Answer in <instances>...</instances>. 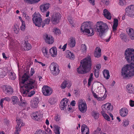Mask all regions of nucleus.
<instances>
[{"label": "nucleus", "mask_w": 134, "mask_h": 134, "mask_svg": "<svg viewBox=\"0 0 134 134\" xmlns=\"http://www.w3.org/2000/svg\"><path fill=\"white\" fill-rule=\"evenodd\" d=\"M99 72L98 70H96V69H95L94 71V75L96 78H98L99 77Z\"/></svg>", "instance_id": "51"}, {"label": "nucleus", "mask_w": 134, "mask_h": 134, "mask_svg": "<svg viewBox=\"0 0 134 134\" xmlns=\"http://www.w3.org/2000/svg\"><path fill=\"white\" fill-rule=\"evenodd\" d=\"M23 16L25 18V19L28 20L29 19V17L28 15L26 14L25 12H23Z\"/></svg>", "instance_id": "55"}, {"label": "nucleus", "mask_w": 134, "mask_h": 134, "mask_svg": "<svg viewBox=\"0 0 134 134\" xmlns=\"http://www.w3.org/2000/svg\"><path fill=\"white\" fill-rule=\"evenodd\" d=\"M88 2L92 5L94 4L95 0H87Z\"/></svg>", "instance_id": "61"}, {"label": "nucleus", "mask_w": 134, "mask_h": 134, "mask_svg": "<svg viewBox=\"0 0 134 134\" xmlns=\"http://www.w3.org/2000/svg\"><path fill=\"white\" fill-rule=\"evenodd\" d=\"M31 117L35 121H40L42 120V116L40 112L37 111L32 113Z\"/></svg>", "instance_id": "12"}, {"label": "nucleus", "mask_w": 134, "mask_h": 134, "mask_svg": "<svg viewBox=\"0 0 134 134\" xmlns=\"http://www.w3.org/2000/svg\"><path fill=\"white\" fill-rule=\"evenodd\" d=\"M101 113L104 118L108 121L110 120V118L105 113H110L113 110V106L110 103H108L101 107Z\"/></svg>", "instance_id": "5"}, {"label": "nucleus", "mask_w": 134, "mask_h": 134, "mask_svg": "<svg viewBox=\"0 0 134 134\" xmlns=\"http://www.w3.org/2000/svg\"><path fill=\"white\" fill-rule=\"evenodd\" d=\"M87 47L85 44H82L81 46L80 50L83 53H85L87 51Z\"/></svg>", "instance_id": "41"}, {"label": "nucleus", "mask_w": 134, "mask_h": 134, "mask_svg": "<svg viewBox=\"0 0 134 134\" xmlns=\"http://www.w3.org/2000/svg\"><path fill=\"white\" fill-rule=\"evenodd\" d=\"M35 134H44L43 131L42 130H40L37 131L36 132Z\"/></svg>", "instance_id": "57"}, {"label": "nucleus", "mask_w": 134, "mask_h": 134, "mask_svg": "<svg viewBox=\"0 0 134 134\" xmlns=\"http://www.w3.org/2000/svg\"><path fill=\"white\" fill-rule=\"evenodd\" d=\"M13 31L15 33L18 34L19 32V29L17 26H14L13 28Z\"/></svg>", "instance_id": "44"}, {"label": "nucleus", "mask_w": 134, "mask_h": 134, "mask_svg": "<svg viewBox=\"0 0 134 134\" xmlns=\"http://www.w3.org/2000/svg\"><path fill=\"white\" fill-rule=\"evenodd\" d=\"M49 69L51 73L54 75H57L59 73L58 65L55 63H52L49 66Z\"/></svg>", "instance_id": "8"}, {"label": "nucleus", "mask_w": 134, "mask_h": 134, "mask_svg": "<svg viewBox=\"0 0 134 134\" xmlns=\"http://www.w3.org/2000/svg\"><path fill=\"white\" fill-rule=\"evenodd\" d=\"M125 11L128 16L132 17H134V5L129 6L126 8Z\"/></svg>", "instance_id": "10"}, {"label": "nucleus", "mask_w": 134, "mask_h": 134, "mask_svg": "<svg viewBox=\"0 0 134 134\" xmlns=\"http://www.w3.org/2000/svg\"><path fill=\"white\" fill-rule=\"evenodd\" d=\"M123 126L124 127H126L129 125V122L127 119H124L123 120Z\"/></svg>", "instance_id": "45"}, {"label": "nucleus", "mask_w": 134, "mask_h": 134, "mask_svg": "<svg viewBox=\"0 0 134 134\" xmlns=\"http://www.w3.org/2000/svg\"><path fill=\"white\" fill-rule=\"evenodd\" d=\"M50 20L49 19L47 18L42 22V27L43 28L45 24H48L49 23Z\"/></svg>", "instance_id": "42"}, {"label": "nucleus", "mask_w": 134, "mask_h": 134, "mask_svg": "<svg viewBox=\"0 0 134 134\" xmlns=\"http://www.w3.org/2000/svg\"><path fill=\"white\" fill-rule=\"evenodd\" d=\"M67 43L65 44L63 46L62 48V49H63V51H64L65 50L67 46Z\"/></svg>", "instance_id": "60"}, {"label": "nucleus", "mask_w": 134, "mask_h": 134, "mask_svg": "<svg viewBox=\"0 0 134 134\" xmlns=\"http://www.w3.org/2000/svg\"><path fill=\"white\" fill-rule=\"evenodd\" d=\"M3 90L5 93L7 94H12L13 92L12 87L9 86H4Z\"/></svg>", "instance_id": "16"}, {"label": "nucleus", "mask_w": 134, "mask_h": 134, "mask_svg": "<svg viewBox=\"0 0 134 134\" xmlns=\"http://www.w3.org/2000/svg\"><path fill=\"white\" fill-rule=\"evenodd\" d=\"M65 56L66 58L72 60L74 59L75 57L74 54L69 51L66 52Z\"/></svg>", "instance_id": "25"}, {"label": "nucleus", "mask_w": 134, "mask_h": 134, "mask_svg": "<svg viewBox=\"0 0 134 134\" xmlns=\"http://www.w3.org/2000/svg\"><path fill=\"white\" fill-rule=\"evenodd\" d=\"M67 81H64L63 82L61 85V87L62 89H64L66 87Z\"/></svg>", "instance_id": "48"}, {"label": "nucleus", "mask_w": 134, "mask_h": 134, "mask_svg": "<svg viewBox=\"0 0 134 134\" xmlns=\"http://www.w3.org/2000/svg\"><path fill=\"white\" fill-rule=\"evenodd\" d=\"M60 18L59 13H55L52 16L51 21L53 24L56 25L59 22Z\"/></svg>", "instance_id": "13"}, {"label": "nucleus", "mask_w": 134, "mask_h": 134, "mask_svg": "<svg viewBox=\"0 0 134 134\" xmlns=\"http://www.w3.org/2000/svg\"><path fill=\"white\" fill-rule=\"evenodd\" d=\"M103 13L105 17L109 20L111 19V14L107 10L105 9H104L103 10Z\"/></svg>", "instance_id": "29"}, {"label": "nucleus", "mask_w": 134, "mask_h": 134, "mask_svg": "<svg viewBox=\"0 0 134 134\" xmlns=\"http://www.w3.org/2000/svg\"><path fill=\"white\" fill-rule=\"evenodd\" d=\"M120 36L121 39L125 42H127L129 41V38L125 34H121Z\"/></svg>", "instance_id": "34"}, {"label": "nucleus", "mask_w": 134, "mask_h": 134, "mask_svg": "<svg viewBox=\"0 0 134 134\" xmlns=\"http://www.w3.org/2000/svg\"><path fill=\"white\" fill-rule=\"evenodd\" d=\"M91 114L92 116L96 119H98V118L99 113L96 111H93L91 113Z\"/></svg>", "instance_id": "40"}, {"label": "nucleus", "mask_w": 134, "mask_h": 134, "mask_svg": "<svg viewBox=\"0 0 134 134\" xmlns=\"http://www.w3.org/2000/svg\"><path fill=\"white\" fill-rule=\"evenodd\" d=\"M101 49L99 47H97L94 53V56L97 58L100 57L101 55Z\"/></svg>", "instance_id": "27"}, {"label": "nucleus", "mask_w": 134, "mask_h": 134, "mask_svg": "<svg viewBox=\"0 0 134 134\" xmlns=\"http://www.w3.org/2000/svg\"><path fill=\"white\" fill-rule=\"evenodd\" d=\"M12 103L14 105L16 104H18L19 101V100L18 98L15 96H12L11 97Z\"/></svg>", "instance_id": "33"}, {"label": "nucleus", "mask_w": 134, "mask_h": 134, "mask_svg": "<svg viewBox=\"0 0 134 134\" xmlns=\"http://www.w3.org/2000/svg\"><path fill=\"white\" fill-rule=\"evenodd\" d=\"M25 23L24 21H23L22 24L20 26L21 30L23 31H24L25 29Z\"/></svg>", "instance_id": "46"}, {"label": "nucleus", "mask_w": 134, "mask_h": 134, "mask_svg": "<svg viewBox=\"0 0 134 134\" xmlns=\"http://www.w3.org/2000/svg\"><path fill=\"white\" fill-rule=\"evenodd\" d=\"M33 21L35 25L39 27H42V20L39 13H35L33 15Z\"/></svg>", "instance_id": "7"}, {"label": "nucleus", "mask_w": 134, "mask_h": 134, "mask_svg": "<svg viewBox=\"0 0 134 134\" xmlns=\"http://www.w3.org/2000/svg\"><path fill=\"white\" fill-rule=\"evenodd\" d=\"M81 30L88 36H92L94 34L93 29L91 27L90 22H84L82 24Z\"/></svg>", "instance_id": "6"}, {"label": "nucleus", "mask_w": 134, "mask_h": 134, "mask_svg": "<svg viewBox=\"0 0 134 134\" xmlns=\"http://www.w3.org/2000/svg\"><path fill=\"white\" fill-rule=\"evenodd\" d=\"M94 98L99 101H102L104 100L106 98L107 95L104 94L102 97L98 96L93 91L92 92Z\"/></svg>", "instance_id": "26"}, {"label": "nucleus", "mask_w": 134, "mask_h": 134, "mask_svg": "<svg viewBox=\"0 0 134 134\" xmlns=\"http://www.w3.org/2000/svg\"><path fill=\"white\" fill-rule=\"evenodd\" d=\"M54 34L56 35L59 34L60 33V31L59 29L55 28L53 31Z\"/></svg>", "instance_id": "50"}, {"label": "nucleus", "mask_w": 134, "mask_h": 134, "mask_svg": "<svg viewBox=\"0 0 134 134\" xmlns=\"http://www.w3.org/2000/svg\"><path fill=\"white\" fill-rule=\"evenodd\" d=\"M39 100L38 98H35L32 99L30 102V105L32 108H36L38 107Z\"/></svg>", "instance_id": "17"}, {"label": "nucleus", "mask_w": 134, "mask_h": 134, "mask_svg": "<svg viewBox=\"0 0 134 134\" xmlns=\"http://www.w3.org/2000/svg\"><path fill=\"white\" fill-rule=\"evenodd\" d=\"M45 42L48 44H51L54 42V39L51 36L46 34L45 36Z\"/></svg>", "instance_id": "22"}, {"label": "nucleus", "mask_w": 134, "mask_h": 134, "mask_svg": "<svg viewBox=\"0 0 134 134\" xmlns=\"http://www.w3.org/2000/svg\"><path fill=\"white\" fill-rule=\"evenodd\" d=\"M96 67L97 69L96 70H98L99 71V69L101 68V65L100 64H98L96 65Z\"/></svg>", "instance_id": "59"}, {"label": "nucleus", "mask_w": 134, "mask_h": 134, "mask_svg": "<svg viewBox=\"0 0 134 134\" xmlns=\"http://www.w3.org/2000/svg\"><path fill=\"white\" fill-rule=\"evenodd\" d=\"M20 102L19 103V105L22 107H26L27 105L26 101L24 99V98H22L21 96H20Z\"/></svg>", "instance_id": "32"}, {"label": "nucleus", "mask_w": 134, "mask_h": 134, "mask_svg": "<svg viewBox=\"0 0 134 134\" xmlns=\"http://www.w3.org/2000/svg\"><path fill=\"white\" fill-rule=\"evenodd\" d=\"M76 102L75 100H73L72 101L71 103V105L72 106H74Z\"/></svg>", "instance_id": "64"}, {"label": "nucleus", "mask_w": 134, "mask_h": 134, "mask_svg": "<svg viewBox=\"0 0 134 134\" xmlns=\"http://www.w3.org/2000/svg\"><path fill=\"white\" fill-rule=\"evenodd\" d=\"M67 43L70 47L72 48L74 47L76 44V41L75 38L72 37L69 38Z\"/></svg>", "instance_id": "23"}, {"label": "nucleus", "mask_w": 134, "mask_h": 134, "mask_svg": "<svg viewBox=\"0 0 134 134\" xmlns=\"http://www.w3.org/2000/svg\"><path fill=\"white\" fill-rule=\"evenodd\" d=\"M124 56L126 60L131 64H127L122 68L121 75L126 79L131 78L134 75V49L132 48L127 49L125 51Z\"/></svg>", "instance_id": "1"}, {"label": "nucleus", "mask_w": 134, "mask_h": 134, "mask_svg": "<svg viewBox=\"0 0 134 134\" xmlns=\"http://www.w3.org/2000/svg\"><path fill=\"white\" fill-rule=\"evenodd\" d=\"M41 0H24L26 3L29 4H33L37 3Z\"/></svg>", "instance_id": "39"}, {"label": "nucleus", "mask_w": 134, "mask_h": 134, "mask_svg": "<svg viewBox=\"0 0 134 134\" xmlns=\"http://www.w3.org/2000/svg\"><path fill=\"white\" fill-rule=\"evenodd\" d=\"M127 90L130 93H133V87L131 84H129L126 86Z\"/></svg>", "instance_id": "31"}, {"label": "nucleus", "mask_w": 134, "mask_h": 134, "mask_svg": "<svg viewBox=\"0 0 134 134\" xmlns=\"http://www.w3.org/2000/svg\"><path fill=\"white\" fill-rule=\"evenodd\" d=\"M6 75L5 72L4 71L1 72L0 73V77L3 78Z\"/></svg>", "instance_id": "52"}, {"label": "nucleus", "mask_w": 134, "mask_h": 134, "mask_svg": "<svg viewBox=\"0 0 134 134\" xmlns=\"http://www.w3.org/2000/svg\"><path fill=\"white\" fill-rule=\"evenodd\" d=\"M81 132L82 134H89V128L86 125L83 124L81 126Z\"/></svg>", "instance_id": "24"}, {"label": "nucleus", "mask_w": 134, "mask_h": 134, "mask_svg": "<svg viewBox=\"0 0 134 134\" xmlns=\"http://www.w3.org/2000/svg\"><path fill=\"white\" fill-rule=\"evenodd\" d=\"M128 113L127 109L125 108H122L120 110V115L122 117L126 116Z\"/></svg>", "instance_id": "28"}, {"label": "nucleus", "mask_w": 134, "mask_h": 134, "mask_svg": "<svg viewBox=\"0 0 134 134\" xmlns=\"http://www.w3.org/2000/svg\"><path fill=\"white\" fill-rule=\"evenodd\" d=\"M129 104L131 107H134V101L130 99L129 101Z\"/></svg>", "instance_id": "54"}, {"label": "nucleus", "mask_w": 134, "mask_h": 134, "mask_svg": "<svg viewBox=\"0 0 134 134\" xmlns=\"http://www.w3.org/2000/svg\"><path fill=\"white\" fill-rule=\"evenodd\" d=\"M35 93V91L34 90H32L29 93V92L26 94V96H27L29 97H31Z\"/></svg>", "instance_id": "47"}, {"label": "nucleus", "mask_w": 134, "mask_h": 134, "mask_svg": "<svg viewBox=\"0 0 134 134\" xmlns=\"http://www.w3.org/2000/svg\"><path fill=\"white\" fill-rule=\"evenodd\" d=\"M19 84L23 90H21V93L24 96H25L29 92V90L37 88V82L35 80L29 78V76L26 73L23 75L21 79L20 80Z\"/></svg>", "instance_id": "2"}, {"label": "nucleus", "mask_w": 134, "mask_h": 134, "mask_svg": "<svg viewBox=\"0 0 134 134\" xmlns=\"http://www.w3.org/2000/svg\"><path fill=\"white\" fill-rule=\"evenodd\" d=\"M68 18V21L71 25V26L73 27L74 26V23L72 18L70 16H69Z\"/></svg>", "instance_id": "49"}, {"label": "nucleus", "mask_w": 134, "mask_h": 134, "mask_svg": "<svg viewBox=\"0 0 134 134\" xmlns=\"http://www.w3.org/2000/svg\"><path fill=\"white\" fill-rule=\"evenodd\" d=\"M43 94L46 96L50 95L52 92V89L47 86H43L42 88Z\"/></svg>", "instance_id": "11"}, {"label": "nucleus", "mask_w": 134, "mask_h": 134, "mask_svg": "<svg viewBox=\"0 0 134 134\" xmlns=\"http://www.w3.org/2000/svg\"><path fill=\"white\" fill-rule=\"evenodd\" d=\"M54 119L56 121H59L60 119V116L58 114H56Z\"/></svg>", "instance_id": "53"}, {"label": "nucleus", "mask_w": 134, "mask_h": 134, "mask_svg": "<svg viewBox=\"0 0 134 134\" xmlns=\"http://www.w3.org/2000/svg\"><path fill=\"white\" fill-rule=\"evenodd\" d=\"M93 80V77H90L88 80V84L89 86H90L92 81Z\"/></svg>", "instance_id": "56"}, {"label": "nucleus", "mask_w": 134, "mask_h": 134, "mask_svg": "<svg viewBox=\"0 0 134 134\" xmlns=\"http://www.w3.org/2000/svg\"><path fill=\"white\" fill-rule=\"evenodd\" d=\"M103 74L104 77L106 79H109L110 76L109 71L105 69L103 71Z\"/></svg>", "instance_id": "38"}, {"label": "nucleus", "mask_w": 134, "mask_h": 134, "mask_svg": "<svg viewBox=\"0 0 134 134\" xmlns=\"http://www.w3.org/2000/svg\"><path fill=\"white\" fill-rule=\"evenodd\" d=\"M9 78L12 80H14L16 78L15 74L14 73L10 72L9 74Z\"/></svg>", "instance_id": "43"}, {"label": "nucleus", "mask_w": 134, "mask_h": 134, "mask_svg": "<svg viewBox=\"0 0 134 134\" xmlns=\"http://www.w3.org/2000/svg\"><path fill=\"white\" fill-rule=\"evenodd\" d=\"M95 29L99 32V36L101 37L107 31L109 27L106 23L102 21H98L96 24Z\"/></svg>", "instance_id": "4"}, {"label": "nucleus", "mask_w": 134, "mask_h": 134, "mask_svg": "<svg viewBox=\"0 0 134 134\" xmlns=\"http://www.w3.org/2000/svg\"><path fill=\"white\" fill-rule=\"evenodd\" d=\"M119 1V5L121 6H123L125 3V1L123 0V1H122L121 0H120V1Z\"/></svg>", "instance_id": "58"}, {"label": "nucleus", "mask_w": 134, "mask_h": 134, "mask_svg": "<svg viewBox=\"0 0 134 134\" xmlns=\"http://www.w3.org/2000/svg\"><path fill=\"white\" fill-rule=\"evenodd\" d=\"M17 125L16 126V131L14 134H19V132L21 131L20 128L22 126L24 125V124L22 122V121L20 119L16 120Z\"/></svg>", "instance_id": "14"}, {"label": "nucleus", "mask_w": 134, "mask_h": 134, "mask_svg": "<svg viewBox=\"0 0 134 134\" xmlns=\"http://www.w3.org/2000/svg\"><path fill=\"white\" fill-rule=\"evenodd\" d=\"M35 72V71L34 69L31 68L30 71V74L31 76H32Z\"/></svg>", "instance_id": "63"}, {"label": "nucleus", "mask_w": 134, "mask_h": 134, "mask_svg": "<svg viewBox=\"0 0 134 134\" xmlns=\"http://www.w3.org/2000/svg\"><path fill=\"white\" fill-rule=\"evenodd\" d=\"M10 98L8 97H6L4 98L1 99L0 102V105L2 108L3 107V103L5 101L9 102L10 101Z\"/></svg>", "instance_id": "37"}, {"label": "nucleus", "mask_w": 134, "mask_h": 134, "mask_svg": "<svg viewBox=\"0 0 134 134\" xmlns=\"http://www.w3.org/2000/svg\"><path fill=\"white\" fill-rule=\"evenodd\" d=\"M21 49L24 51H28L31 49L32 47L30 44L29 43L25 42L24 43L20 46Z\"/></svg>", "instance_id": "20"}, {"label": "nucleus", "mask_w": 134, "mask_h": 134, "mask_svg": "<svg viewBox=\"0 0 134 134\" xmlns=\"http://www.w3.org/2000/svg\"><path fill=\"white\" fill-rule=\"evenodd\" d=\"M49 53L51 57H56L57 54V48L55 47H52L50 49Z\"/></svg>", "instance_id": "21"}, {"label": "nucleus", "mask_w": 134, "mask_h": 134, "mask_svg": "<svg viewBox=\"0 0 134 134\" xmlns=\"http://www.w3.org/2000/svg\"><path fill=\"white\" fill-rule=\"evenodd\" d=\"M126 32L131 39L134 40V30L131 27H128L126 29Z\"/></svg>", "instance_id": "19"}, {"label": "nucleus", "mask_w": 134, "mask_h": 134, "mask_svg": "<svg viewBox=\"0 0 134 134\" xmlns=\"http://www.w3.org/2000/svg\"><path fill=\"white\" fill-rule=\"evenodd\" d=\"M78 107L79 110L82 113H85L87 110V107L86 102L82 99L78 100Z\"/></svg>", "instance_id": "9"}, {"label": "nucleus", "mask_w": 134, "mask_h": 134, "mask_svg": "<svg viewBox=\"0 0 134 134\" xmlns=\"http://www.w3.org/2000/svg\"><path fill=\"white\" fill-rule=\"evenodd\" d=\"M60 127L58 126L54 125L53 126V131L56 134H60L59 130Z\"/></svg>", "instance_id": "36"}, {"label": "nucleus", "mask_w": 134, "mask_h": 134, "mask_svg": "<svg viewBox=\"0 0 134 134\" xmlns=\"http://www.w3.org/2000/svg\"><path fill=\"white\" fill-rule=\"evenodd\" d=\"M50 7V4L48 3L42 4L40 6V10L42 12H44L47 11Z\"/></svg>", "instance_id": "18"}, {"label": "nucleus", "mask_w": 134, "mask_h": 134, "mask_svg": "<svg viewBox=\"0 0 134 134\" xmlns=\"http://www.w3.org/2000/svg\"><path fill=\"white\" fill-rule=\"evenodd\" d=\"M69 101L68 99L65 98L61 101L60 104V108L62 110L65 109L68 106Z\"/></svg>", "instance_id": "15"}, {"label": "nucleus", "mask_w": 134, "mask_h": 134, "mask_svg": "<svg viewBox=\"0 0 134 134\" xmlns=\"http://www.w3.org/2000/svg\"><path fill=\"white\" fill-rule=\"evenodd\" d=\"M82 68L80 66L77 68V71L79 74H84L89 72L91 66V60L90 56L86 57L81 62Z\"/></svg>", "instance_id": "3"}, {"label": "nucleus", "mask_w": 134, "mask_h": 134, "mask_svg": "<svg viewBox=\"0 0 134 134\" xmlns=\"http://www.w3.org/2000/svg\"><path fill=\"white\" fill-rule=\"evenodd\" d=\"M42 51L43 56L47 58H48L49 54L48 53V50L47 48L45 47H43L42 49Z\"/></svg>", "instance_id": "30"}, {"label": "nucleus", "mask_w": 134, "mask_h": 134, "mask_svg": "<svg viewBox=\"0 0 134 134\" xmlns=\"http://www.w3.org/2000/svg\"><path fill=\"white\" fill-rule=\"evenodd\" d=\"M102 2L106 5H108L109 3V0H102Z\"/></svg>", "instance_id": "62"}, {"label": "nucleus", "mask_w": 134, "mask_h": 134, "mask_svg": "<svg viewBox=\"0 0 134 134\" xmlns=\"http://www.w3.org/2000/svg\"><path fill=\"white\" fill-rule=\"evenodd\" d=\"M118 20L117 19H115L113 21V28L114 32L116 31V28L118 25Z\"/></svg>", "instance_id": "35"}]
</instances>
